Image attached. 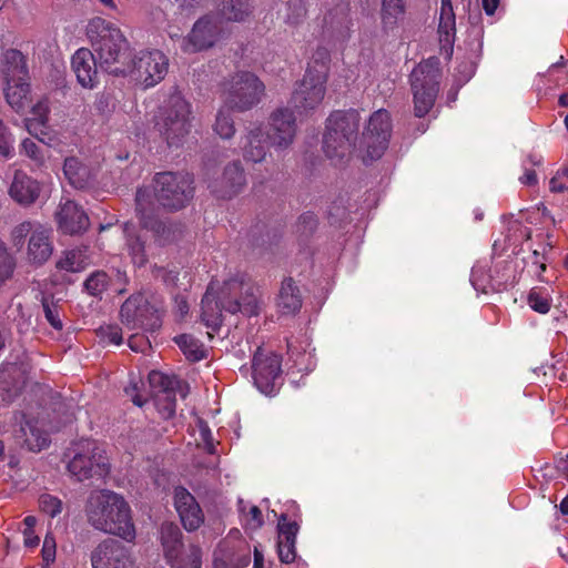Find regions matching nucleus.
Returning <instances> with one entry per match:
<instances>
[{"mask_svg":"<svg viewBox=\"0 0 568 568\" xmlns=\"http://www.w3.org/2000/svg\"><path fill=\"white\" fill-rule=\"evenodd\" d=\"M359 122V112L354 109L331 113L323 139V150L327 158L343 159L356 152L364 163H368L383 156L393 132L390 113L385 109L375 111L357 143Z\"/></svg>","mask_w":568,"mask_h":568,"instance_id":"f257e3e1","label":"nucleus"},{"mask_svg":"<svg viewBox=\"0 0 568 568\" xmlns=\"http://www.w3.org/2000/svg\"><path fill=\"white\" fill-rule=\"evenodd\" d=\"M235 314L243 312L248 315L257 313V300L254 285L245 273H237L226 280L219 295L212 282L203 298L201 318L212 332H217L222 325V311Z\"/></svg>","mask_w":568,"mask_h":568,"instance_id":"f03ea898","label":"nucleus"},{"mask_svg":"<svg viewBox=\"0 0 568 568\" xmlns=\"http://www.w3.org/2000/svg\"><path fill=\"white\" fill-rule=\"evenodd\" d=\"M87 36L101 69L114 75L128 74L131 70L128 61L132 53L128 40L116 26L95 17L87 26Z\"/></svg>","mask_w":568,"mask_h":568,"instance_id":"7ed1b4c3","label":"nucleus"},{"mask_svg":"<svg viewBox=\"0 0 568 568\" xmlns=\"http://www.w3.org/2000/svg\"><path fill=\"white\" fill-rule=\"evenodd\" d=\"M84 510L88 521L100 532H134L130 505L113 490L93 489Z\"/></svg>","mask_w":568,"mask_h":568,"instance_id":"20e7f679","label":"nucleus"},{"mask_svg":"<svg viewBox=\"0 0 568 568\" xmlns=\"http://www.w3.org/2000/svg\"><path fill=\"white\" fill-rule=\"evenodd\" d=\"M0 75L7 103L23 112L31 102L30 73L26 55L17 49H6L0 55Z\"/></svg>","mask_w":568,"mask_h":568,"instance_id":"39448f33","label":"nucleus"},{"mask_svg":"<svg viewBox=\"0 0 568 568\" xmlns=\"http://www.w3.org/2000/svg\"><path fill=\"white\" fill-rule=\"evenodd\" d=\"M328 63V52L318 50L303 80L292 93L290 104L300 115L306 114L321 105L326 92Z\"/></svg>","mask_w":568,"mask_h":568,"instance_id":"423d86ee","label":"nucleus"},{"mask_svg":"<svg viewBox=\"0 0 568 568\" xmlns=\"http://www.w3.org/2000/svg\"><path fill=\"white\" fill-rule=\"evenodd\" d=\"M11 245L21 251L24 245L27 260L37 266L43 265L53 253L52 230L38 221H23L10 233Z\"/></svg>","mask_w":568,"mask_h":568,"instance_id":"0eeeda50","label":"nucleus"},{"mask_svg":"<svg viewBox=\"0 0 568 568\" xmlns=\"http://www.w3.org/2000/svg\"><path fill=\"white\" fill-rule=\"evenodd\" d=\"M265 93L264 83L252 72L240 71L222 83L223 103L234 111L244 112L258 104Z\"/></svg>","mask_w":568,"mask_h":568,"instance_id":"6e6552de","label":"nucleus"},{"mask_svg":"<svg viewBox=\"0 0 568 568\" xmlns=\"http://www.w3.org/2000/svg\"><path fill=\"white\" fill-rule=\"evenodd\" d=\"M439 60L436 57L422 61L410 73L414 113L425 116L434 106L439 90Z\"/></svg>","mask_w":568,"mask_h":568,"instance_id":"1a4fd4ad","label":"nucleus"},{"mask_svg":"<svg viewBox=\"0 0 568 568\" xmlns=\"http://www.w3.org/2000/svg\"><path fill=\"white\" fill-rule=\"evenodd\" d=\"M68 470L79 481L105 479L111 473V464L104 446L94 439L80 440L78 452L68 464Z\"/></svg>","mask_w":568,"mask_h":568,"instance_id":"9d476101","label":"nucleus"},{"mask_svg":"<svg viewBox=\"0 0 568 568\" xmlns=\"http://www.w3.org/2000/svg\"><path fill=\"white\" fill-rule=\"evenodd\" d=\"M156 126L169 146H179L190 132L191 104L180 93L170 95Z\"/></svg>","mask_w":568,"mask_h":568,"instance_id":"9b49d317","label":"nucleus"},{"mask_svg":"<svg viewBox=\"0 0 568 568\" xmlns=\"http://www.w3.org/2000/svg\"><path fill=\"white\" fill-rule=\"evenodd\" d=\"M193 183L189 173L160 172L154 178V196L163 207L180 210L193 197Z\"/></svg>","mask_w":568,"mask_h":568,"instance_id":"f8f14e48","label":"nucleus"},{"mask_svg":"<svg viewBox=\"0 0 568 568\" xmlns=\"http://www.w3.org/2000/svg\"><path fill=\"white\" fill-rule=\"evenodd\" d=\"M230 31L223 26L221 17L214 12L197 19L191 31L182 39L181 50L184 53H196L209 50L226 39Z\"/></svg>","mask_w":568,"mask_h":568,"instance_id":"ddd939ff","label":"nucleus"},{"mask_svg":"<svg viewBox=\"0 0 568 568\" xmlns=\"http://www.w3.org/2000/svg\"><path fill=\"white\" fill-rule=\"evenodd\" d=\"M128 64L131 67L126 75L141 82L145 88L154 87L168 73L169 59L160 50H145L132 55Z\"/></svg>","mask_w":568,"mask_h":568,"instance_id":"4468645a","label":"nucleus"},{"mask_svg":"<svg viewBox=\"0 0 568 568\" xmlns=\"http://www.w3.org/2000/svg\"><path fill=\"white\" fill-rule=\"evenodd\" d=\"M161 544L172 568H202V548L184 535H161Z\"/></svg>","mask_w":568,"mask_h":568,"instance_id":"2eb2a0df","label":"nucleus"},{"mask_svg":"<svg viewBox=\"0 0 568 568\" xmlns=\"http://www.w3.org/2000/svg\"><path fill=\"white\" fill-rule=\"evenodd\" d=\"M30 365L26 361L3 362L0 365V407L8 406L27 384Z\"/></svg>","mask_w":568,"mask_h":568,"instance_id":"dca6fc26","label":"nucleus"},{"mask_svg":"<svg viewBox=\"0 0 568 568\" xmlns=\"http://www.w3.org/2000/svg\"><path fill=\"white\" fill-rule=\"evenodd\" d=\"M252 368L255 386L265 395L272 394L281 377V357L273 353L264 354L258 348L254 354Z\"/></svg>","mask_w":568,"mask_h":568,"instance_id":"f3484780","label":"nucleus"},{"mask_svg":"<svg viewBox=\"0 0 568 568\" xmlns=\"http://www.w3.org/2000/svg\"><path fill=\"white\" fill-rule=\"evenodd\" d=\"M92 568H134L130 550L119 540L108 539L91 554Z\"/></svg>","mask_w":568,"mask_h":568,"instance_id":"a211bd4d","label":"nucleus"},{"mask_svg":"<svg viewBox=\"0 0 568 568\" xmlns=\"http://www.w3.org/2000/svg\"><path fill=\"white\" fill-rule=\"evenodd\" d=\"M296 134V119L290 108H278L270 116L267 139L277 150L287 149Z\"/></svg>","mask_w":568,"mask_h":568,"instance_id":"6ab92c4d","label":"nucleus"},{"mask_svg":"<svg viewBox=\"0 0 568 568\" xmlns=\"http://www.w3.org/2000/svg\"><path fill=\"white\" fill-rule=\"evenodd\" d=\"M121 321L129 329L154 327L149 323L154 312L142 294L131 295L120 310Z\"/></svg>","mask_w":568,"mask_h":568,"instance_id":"aec40b11","label":"nucleus"},{"mask_svg":"<svg viewBox=\"0 0 568 568\" xmlns=\"http://www.w3.org/2000/svg\"><path fill=\"white\" fill-rule=\"evenodd\" d=\"M174 506L183 527L189 532L200 528L204 515L196 499L186 488L180 486L174 489Z\"/></svg>","mask_w":568,"mask_h":568,"instance_id":"412c9836","label":"nucleus"},{"mask_svg":"<svg viewBox=\"0 0 568 568\" xmlns=\"http://www.w3.org/2000/svg\"><path fill=\"white\" fill-rule=\"evenodd\" d=\"M98 59L95 54L87 49H78L71 59V67L77 77L78 82L85 89H93L99 83L98 78Z\"/></svg>","mask_w":568,"mask_h":568,"instance_id":"4be33fe9","label":"nucleus"},{"mask_svg":"<svg viewBox=\"0 0 568 568\" xmlns=\"http://www.w3.org/2000/svg\"><path fill=\"white\" fill-rule=\"evenodd\" d=\"M251 562L247 546L237 548L229 540H222L213 551V568H243Z\"/></svg>","mask_w":568,"mask_h":568,"instance_id":"5701e85b","label":"nucleus"},{"mask_svg":"<svg viewBox=\"0 0 568 568\" xmlns=\"http://www.w3.org/2000/svg\"><path fill=\"white\" fill-rule=\"evenodd\" d=\"M149 382L152 387L159 388L155 395V406L160 415L169 419L175 415L176 398L175 393L171 389V381L161 372L152 371L149 374Z\"/></svg>","mask_w":568,"mask_h":568,"instance_id":"b1692460","label":"nucleus"},{"mask_svg":"<svg viewBox=\"0 0 568 568\" xmlns=\"http://www.w3.org/2000/svg\"><path fill=\"white\" fill-rule=\"evenodd\" d=\"M59 229L67 234H79L89 227V217L73 201H65L60 205L57 214Z\"/></svg>","mask_w":568,"mask_h":568,"instance_id":"393cba45","label":"nucleus"},{"mask_svg":"<svg viewBox=\"0 0 568 568\" xmlns=\"http://www.w3.org/2000/svg\"><path fill=\"white\" fill-rule=\"evenodd\" d=\"M40 184L22 171H16L9 189L10 196L22 205H30L40 195Z\"/></svg>","mask_w":568,"mask_h":568,"instance_id":"a878e982","label":"nucleus"},{"mask_svg":"<svg viewBox=\"0 0 568 568\" xmlns=\"http://www.w3.org/2000/svg\"><path fill=\"white\" fill-rule=\"evenodd\" d=\"M135 204L141 226L160 235L165 226L153 214L152 194L148 187H140L136 191Z\"/></svg>","mask_w":568,"mask_h":568,"instance_id":"bb28decb","label":"nucleus"},{"mask_svg":"<svg viewBox=\"0 0 568 568\" xmlns=\"http://www.w3.org/2000/svg\"><path fill=\"white\" fill-rule=\"evenodd\" d=\"M456 36V16L452 0H440L438 38L443 50L450 54Z\"/></svg>","mask_w":568,"mask_h":568,"instance_id":"cd10ccee","label":"nucleus"},{"mask_svg":"<svg viewBox=\"0 0 568 568\" xmlns=\"http://www.w3.org/2000/svg\"><path fill=\"white\" fill-rule=\"evenodd\" d=\"M245 184L244 171L240 162L227 165L220 185H211L212 192L221 199H230L237 194Z\"/></svg>","mask_w":568,"mask_h":568,"instance_id":"c85d7f7f","label":"nucleus"},{"mask_svg":"<svg viewBox=\"0 0 568 568\" xmlns=\"http://www.w3.org/2000/svg\"><path fill=\"white\" fill-rule=\"evenodd\" d=\"M242 154L245 161L258 163L266 156V139L261 126H254L241 139Z\"/></svg>","mask_w":568,"mask_h":568,"instance_id":"c756f323","label":"nucleus"},{"mask_svg":"<svg viewBox=\"0 0 568 568\" xmlns=\"http://www.w3.org/2000/svg\"><path fill=\"white\" fill-rule=\"evenodd\" d=\"M49 101L48 99L39 100L31 109V116L26 120L28 132L44 142V136L49 134Z\"/></svg>","mask_w":568,"mask_h":568,"instance_id":"7c9ffc66","label":"nucleus"},{"mask_svg":"<svg viewBox=\"0 0 568 568\" xmlns=\"http://www.w3.org/2000/svg\"><path fill=\"white\" fill-rule=\"evenodd\" d=\"M276 305L282 314H295L302 307L301 292L292 277L283 280Z\"/></svg>","mask_w":568,"mask_h":568,"instance_id":"2f4dec72","label":"nucleus"},{"mask_svg":"<svg viewBox=\"0 0 568 568\" xmlns=\"http://www.w3.org/2000/svg\"><path fill=\"white\" fill-rule=\"evenodd\" d=\"M91 263L88 247H74L62 252L55 262L59 271L79 273L85 270Z\"/></svg>","mask_w":568,"mask_h":568,"instance_id":"473e14b6","label":"nucleus"},{"mask_svg":"<svg viewBox=\"0 0 568 568\" xmlns=\"http://www.w3.org/2000/svg\"><path fill=\"white\" fill-rule=\"evenodd\" d=\"M123 232L125 235V246L132 263L135 266H144L148 262L145 251V242L138 234L135 226L132 223H124Z\"/></svg>","mask_w":568,"mask_h":568,"instance_id":"72a5a7b5","label":"nucleus"},{"mask_svg":"<svg viewBox=\"0 0 568 568\" xmlns=\"http://www.w3.org/2000/svg\"><path fill=\"white\" fill-rule=\"evenodd\" d=\"M21 433L24 445L31 452H40L50 443L49 434L38 426L37 420H26L21 426Z\"/></svg>","mask_w":568,"mask_h":568,"instance_id":"f704fd0d","label":"nucleus"},{"mask_svg":"<svg viewBox=\"0 0 568 568\" xmlns=\"http://www.w3.org/2000/svg\"><path fill=\"white\" fill-rule=\"evenodd\" d=\"M63 173L69 183L75 189H82L89 180V171L79 159L71 156L64 160Z\"/></svg>","mask_w":568,"mask_h":568,"instance_id":"c9c22d12","label":"nucleus"},{"mask_svg":"<svg viewBox=\"0 0 568 568\" xmlns=\"http://www.w3.org/2000/svg\"><path fill=\"white\" fill-rule=\"evenodd\" d=\"M184 356L191 362H199L206 357V349L204 345L189 334H181L174 337Z\"/></svg>","mask_w":568,"mask_h":568,"instance_id":"e433bc0d","label":"nucleus"},{"mask_svg":"<svg viewBox=\"0 0 568 568\" xmlns=\"http://www.w3.org/2000/svg\"><path fill=\"white\" fill-rule=\"evenodd\" d=\"M348 3L341 1L334 8L327 10L324 16V26L328 29L343 31L348 28Z\"/></svg>","mask_w":568,"mask_h":568,"instance_id":"4c0bfd02","label":"nucleus"},{"mask_svg":"<svg viewBox=\"0 0 568 568\" xmlns=\"http://www.w3.org/2000/svg\"><path fill=\"white\" fill-rule=\"evenodd\" d=\"M240 520L246 530H257L263 526L264 518L260 507L239 500Z\"/></svg>","mask_w":568,"mask_h":568,"instance_id":"58836bf2","label":"nucleus"},{"mask_svg":"<svg viewBox=\"0 0 568 568\" xmlns=\"http://www.w3.org/2000/svg\"><path fill=\"white\" fill-rule=\"evenodd\" d=\"M301 516L300 508L295 501H287L285 504V511H283L277 521V532H297L300 530Z\"/></svg>","mask_w":568,"mask_h":568,"instance_id":"ea45409f","label":"nucleus"},{"mask_svg":"<svg viewBox=\"0 0 568 568\" xmlns=\"http://www.w3.org/2000/svg\"><path fill=\"white\" fill-rule=\"evenodd\" d=\"M232 109L225 104L217 111L213 130L220 138L229 140L235 134L234 121L231 116Z\"/></svg>","mask_w":568,"mask_h":568,"instance_id":"a19ab883","label":"nucleus"},{"mask_svg":"<svg viewBox=\"0 0 568 568\" xmlns=\"http://www.w3.org/2000/svg\"><path fill=\"white\" fill-rule=\"evenodd\" d=\"M527 304L532 311L547 314L551 308L552 297L544 287H532L528 293Z\"/></svg>","mask_w":568,"mask_h":568,"instance_id":"79ce46f5","label":"nucleus"},{"mask_svg":"<svg viewBox=\"0 0 568 568\" xmlns=\"http://www.w3.org/2000/svg\"><path fill=\"white\" fill-rule=\"evenodd\" d=\"M296 535H277V554L281 562L291 564L296 558Z\"/></svg>","mask_w":568,"mask_h":568,"instance_id":"37998d69","label":"nucleus"},{"mask_svg":"<svg viewBox=\"0 0 568 568\" xmlns=\"http://www.w3.org/2000/svg\"><path fill=\"white\" fill-rule=\"evenodd\" d=\"M110 277L104 271H95L84 281L85 291L92 296H100L106 291Z\"/></svg>","mask_w":568,"mask_h":568,"instance_id":"c03bdc74","label":"nucleus"},{"mask_svg":"<svg viewBox=\"0 0 568 568\" xmlns=\"http://www.w3.org/2000/svg\"><path fill=\"white\" fill-rule=\"evenodd\" d=\"M405 12V0H383L382 18L385 24H394Z\"/></svg>","mask_w":568,"mask_h":568,"instance_id":"a18cd8bd","label":"nucleus"},{"mask_svg":"<svg viewBox=\"0 0 568 568\" xmlns=\"http://www.w3.org/2000/svg\"><path fill=\"white\" fill-rule=\"evenodd\" d=\"M307 14V0H288L286 22L291 26L300 24Z\"/></svg>","mask_w":568,"mask_h":568,"instance_id":"49530a36","label":"nucleus"},{"mask_svg":"<svg viewBox=\"0 0 568 568\" xmlns=\"http://www.w3.org/2000/svg\"><path fill=\"white\" fill-rule=\"evenodd\" d=\"M14 267L13 256L8 252L6 244L0 241V286L11 277Z\"/></svg>","mask_w":568,"mask_h":568,"instance_id":"de8ad7c7","label":"nucleus"},{"mask_svg":"<svg viewBox=\"0 0 568 568\" xmlns=\"http://www.w3.org/2000/svg\"><path fill=\"white\" fill-rule=\"evenodd\" d=\"M14 136L0 119V155L10 159L14 155Z\"/></svg>","mask_w":568,"mask_h":568,"instance_id":"09e8293b","label":"nucleus"},{"mask_svg":"<svg viewBox=\"0 0 568 568\" xmlns=\"http://www.w3.org/2000/svg\"><path fill=\"white\" fill-rule=\"evenodd\" d=\"M39 506L41 511L49 515L50 517L59 515L62 510V501L58 497L49 494H43L40 496Z\"/></svg>","mask_w":568,"mask_h":568,"instance_id":"8fccbe9b","label":"nucleus"},{"mask_svg":"<svg viewBox=\"0 0 568 568\" xmlns=\"http://www.w3.org/2000/svg\"><path fill=\"white\" fill-rule=\"evenodd\" d=\"M21 153L31 159L38 165L43 164L44 156L39 145L31 139H24L21 142Z\"/></svg>","mask_w":568,"mask_h":568,"instance_id":"3c124183","label":"nucleus"},{"mask_svg":"<svg viewBox=\"0 0 568 568\" xmlns=\"http://www.w3.org/2000/svg\"><path fill=\"white\" fill-rule=\"evenodd\" d=\"M99 336L102 341L109 342L114 345H120L122 343V331L118 325H106L102 326L99 329Z\"/></svg>","mask_w":568,"mask_h":568,"instance_id":"603ef678","label":"nucleus"},{"mask_svg":"<svg viewBox=\"0 0 568 568\" xmlns=\"http://www.w3.org/2000/svg\"><path fill=\"white\" fill-rule=\"evenodd\" d=\"M547 75L557 87L565 85L568 82V69L560 63L552 64L548 69Z\"/></svg>","mask_w":568,"mask_h":568,"instance_id":"864d4df0","label":"nucleus"},{"mask_svg":"<svg viewBox=\"0 0 568 568\" xmlns=\"http://www.w3.org/2000/svg\"><path fill=\"white\" fill-rule=\"evenodd\" d=\"M57 541L54 535H45L42 545V559L45 565H50L55 560Z\"/></svg>","mask_w":568,"mask_h":568,"instance_id":"5fc2aeb1","label":"nucleus"},{"mask_svg":"<svg viewBox=\"0 0 568 568\" xmlns=\"http://www.w3.org/2000/svg\"><path fill=\"white\" fill-rule=\"evenodd\" d=\"M317 225V220L314 213L306 212L298 217L297 229L301 233H312Z\"/></svg>","mask_w":568,"mask_h":568,"instance_id":"6e6d98bb","label":"nucleus"},{"mask_svg":"<svg viewBox=\"0 0 568 568\" xmlns=\"http://www.w3.org/2000/svg\"><path fill=\"white\" fill-rule=\"evenodd\" d=\"M568 181L566 179L565 169L557 171V173L549 181V189L554 193H561L568 189Z\"/></svg>","mask_w":568,"mask_h":568,"instance_id":"4d7b16f0","label":"nucleus"},{"mask_svg":"<svg viewBox=\"0 0 568 568\" xmlns=\"http://www.w3.org/2000/svg\"><path fill=\"white\" fill-rule=\"evenodd\" d=\"M43 311L44 316L47 321L50 323V325L55 329H61L62 322L59 318V314L48 302H43Z\"/></svg>","mask_w":568,"mask_h":568,"instance_id":"13d9d810","label":"nucleus"},{"mask_svg":"<svg viewBox=\"0 0 568 568\" xmlns=\"http://www.w3.org/2000/svg\"><path fill=\"white\" fill-rule=\"evenodd\" d=\"M199 430H200V437H201L202 442L205 444L206 449L210 453H213V448H214L213 435H212L210 427L207 426L206 423L201 420L199 423Z\"/></svg>","mask_w":568,"mask_h":568,"instance_id":"bf43d9fd","label":"nucleus"},{"mask_svg":"<svg viewBox=\"0 0 568 568\" xmlns=\"http://www.w3.org/2000/svg\"><path fill=\"white\" fill-rule=\"evenodd\" d=\"M114 106V99L109 93H102L95 101V108L101 113L109 112Z\"/></svg>","mask_w":568,"mask_h":568,"instance_id":"052dcab7","label":"nucleus"},{"mask_svg":"<svg viewBox=\"0 0 568 568\" xmlns=\"http://www.w3.org/2000/svg\"><path fill=\"white\" fill-rule=\"evenodd\" d=\"M483 277L484 270L479 266H474L470 274L471 284L477 291L486 292V285Z\"/></svg>","mask_w":568,"mask_h":568,"instance_id":"680f3d73","label":"nucleus"},{"mask_svg":"<svg viewBox=\"0 0 568 568\" xmlns=\"http://www.w3.org/2000/svg\"><path fill=\"white\" fill-rule=\"evenodd\" d=\"M129 347L134 352H143L146 347H149V341L139 334H133L129 337L128 341Z\"/></svg>","mask_w":568,"mask_h":568,"instance_id":"e2e57ef3","label":"nucleus"},{"mask_svg":"<svg viewBox=\"0 0 568 568\" xmlns=\"http://www.w3.org/2000/svg\"><path fill=\"white\" fill-rule=\"evenodd\" d=\"M532 264H535L538 268L537 275H540L546 271L545 257L537 251L532 253Z\"/></svg>","mask_w":568,"mask_h":568,"instance_id":"0e129e2a","label":"nucleus"},{"mask_svg":"<svg viewBox=\"0 0 568 568\" xmlns=\"http://www.w3.org/2000/svg\"><path fill=\"white\" fill-rule=\"evenodd\" d=\"M519 180L523 184L535 185L537 183V174L534 170H526Z\"/></svg>","mask_w":568,"mask_h":568,"instance_id":"69168bd1","label":"nucleus"},{"mask_svg":"<svg viewBox=\"0 0 568 568\" xmlns=\"http://www.w3.org/2000/svg\"><path fill=\"white\" fill-rule=\"evenodd\" d=\"M483 9L488 16H493L499 6V0H481Z\"/></svg>","mask_w":568,"mask_h":568,"instance_id":"338daca9","label":"nucleus"},{"mask_svg":"<svg viewBox=\"0 0 568 568\" xmlns=\"http://www.w3.org/2000/svg\"><path fill=\"white\" fill-rule=\"evenodd\" d=\"M253 568H264V555L257 547H254Z\"/></svg>","mask_w":568,"mask_h":568,"instance_id":"774afa93","label":"nucleus"}]
</instances>
